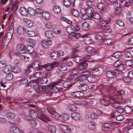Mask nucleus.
<instances>
[{"instance_id":"a18cd8bd","label":"nucleus","mask_w":133,"mask_h":133,"mask_svg":"<svg viewBox=\"0 0 133 133\" xmlns=\"http://www.w3.org/2000/svg\"><path fill=\"white\" fill-rule=\"evenodd\" d=\"M42 72L41 71L37 72L34 74L33 76L37 78H40L42 76Z\"/></svg>"},{"instance_id":"864d4df0","label":"nucleus","mask_w":133,"mask_h":133,"mask_svg":"<svg viewBox=\"0 0 133 133\" xmlns=\"http://www.w3.org/2000/svg\"><path fill=\"white\" fill-rule=\"evenodd\" d=\"M12 70L13 72L14 73H19L21 71V69L20 68L17 66H14Z\"/></svg>"},{"instance_id":"423d86ee","label":"nucleus","mask_w":133,"mask_h":133,"mask_svg":"<svg viewBox=\"0 0 133 133\" xmlns=\"http://www.w3.org/2000/svg\"><path fill=\"white\" fill-rule=\"evenodd\" d=\"M42 46L45 48H48V47L51 46L52 44V41L50 40L43 39L41 41Z\"/></svg>"},{"instance_id":"4c0bfd02","label":"nucleus","mask_w":133,"mask_h":133,"mask_svg":"<svg viewBox=\"0 0 133 133\" xmlns=\"http://www.w3.org/2000/svg\"><path fill=\"white\" fill-rule=\"evenodd\" d=\"M111 126L110 124L108 123H104L102 129L104 131H107Z\"/></svg>"},{"instance_id":"cd10ccee","label":"nucleus","mask_w":133,"mask_h":133,"mask_svg":"<svg viewBox=\"0 0 133 133\" xmlns=\"http://www.w3.org/2000/svg\"><path fill=\"white\" fill-rule=\"evenodd\" d=\"M4 76L5 79L6 81L11 80L13 77V75L11 73L5 74Z\"/></svg>"},{"instance_id":"c85d7f7f","label":"nucleus","mask_w":133,"mask_h":133,"mask_svg":"<svg viewBox=\"0 0 133 133\" xmlns=\"http://www.w3.org/2000/svg\"><path fill=\"white\" fill-rule=\"evenodd\" d=\"M27 42L29 45V46H34L36 44L35 40L31 38H29L27 40Z\"/></svg>"},{"instance_id":"09e8293b","label":"nucleus","mask_w":133,"mask_h":133,"mask_svg":"<svg viewBox=\"0 0 133 133\" xmlns=\"http://www.w3.org/2000/svg\"><path fill=\"white\" fill-rule=\"evenodd\" d=\"M61 117L62 119L64 121H67L69 119V116L66 114H62L60 116Z\"/></svg>"},{"instance_id":"aec40b11","label":"nucleus","mask_w":133,"mask_h":133,"mask_svg":"<svg viewBox=\"0 0 133 133\" xmlns=\"http://www.w3.org/2000/svg\"><path fill=\"white\" fill-rule=\"evenodd\" d=\"M80 83V85L78 86V89L83 91H85L87 90L88 88V86L84 83Z\"/></svg>"},{"instance_id":"8fccbe9b","label":"nucleus","mask_w":133,"mask_h":133,"mask_svg":"<svg viewBox=\"0 0 133 133\" xmlns=\"http://www.w3.org/2000/svg\"><path fill=\"white\" fill-rule=\"evenodd\" d=\"M28 14H29L31 16H34L36 14L35 10L31 8H29L28 9Z\"/></svg>"},{"instance_id":"c9c22d12","label":"nucleus","mask_w":133,"mask_h":133,"mask_svg":"<svg viewBox=\"0 0 133 133\" xmlns=\"http://www.w3.org/2000/svg\"><path fill=\"white\" fill-rule=\"evenodd\" d=\"M132 111V108L130 106H127L124 108V112L127 114H129Z\"/></svg>"},{"instance_id":"7ed1b4c3","label":"nucleus","mask_w":133,"mask_h":133,"mask_svg":"<svg viewBox=\"0 0 133 133\" xmlns=\"http://www.w3.org/2000/svg\"><path fill=\"white\" fill-rule=\"evenodd\" d=\"M16 49L19 53L24 54L26 52V48L21 44H18L16 46Z\"/></svg>"},{"instance_id":"6ab92c4d","label":"nucleus","mask_w":133,"mask_h":133,"mask_svg":"<svg viewBox=\"0 0 133 133\" xmlns=\"http://www.w3.org/2000/svg\"><path fill=\"white\" fill-rule=\"evenodd\" d=\"M38 118L42 120L46 123L47 121H51L49 117L44 114H41V115L38 116Z\"/></svg>"},{"instance_id":"412c9836","label":"nucleus","mask_w":133,"mask_h":133,"mask_svg":"<svg viewBox=\"0 0 133 133\" xmlns=\"http://www.w3.org/2000/svg\"><path fill=\"white\" fill-rule=\"evenodd\" d=\"M48 54H50L51 57L54 59H57L58 58L59 55L58 52H52L51 53L50 52H48Z\"/></svg>"},{"instance_id":"de8ad7c7","label":"nucleus","mask_w":133,"mask_h":133,"mask_svg":"<svg viewBox=\"0 0 133 133\" xmlns=\"http://www.w3.org/2000/svg\"><path fill=\"white\" fill-rule=\"evenodd\" d=\"M91 18H93L94 19H99L101 18L100 15L97 13H95L93 15L90 16Z\"/></svg>"},{"instance_id":"2f4dec72","label":"nucleus","mask_w":133,"mask_h":133,"mask_svg":"<svg viewBox=\"0 0 133 133\" xmlns=\"http://www.w3.org/2000/svg\"><path fill=\"white\" fill-rule=\"evenodd\" d=\"M45 34L46 37L48 38L51 39L53 37V34L51 31H46L45 32Z\"/></svg>"},{"instance_id":"5701e85b","label":"nucleus","mask_w":133,"mask_h":133,"mask_svg":"<svg viewBox=\"0 0 133 133\" xmlns=\"http://www.w3.org/2000/svg\"><path fill=\"white\" fill-rule=\"evenodd\" d=\"M99 102L102 105H103L105 106H108L111 103V102L109 100L105 99H101Z\"/></svg>"},{"instance_id":"37998d69","label":"nucleus","mask_w":133,"mask_h":133,"mask_svg":"<svg viewBox=\"0 0 133 133\" xmlns=\"http://www.w3.org/2000/svg\"><path fill=\"white\" fill-rule=\"evenodd\" d=\"M6 116L8 118L12 119H14L16 116V115L14 113L11 112H8L6 114Z\"/></svg>"},{"instance_id":"49530a36","label":"nucleus","mask_w":133,"mask_h":133,"mask_svg":"<svg viewBox=\"0 0 133 133\" xmlns=\"http://www.w3.org/2000/svg\"><path fill=\"white\" fill-rule=\"evenodd\" d=\"M88 128L90 130H94L96 129V125L95 123L92 122H90L88 125Z\"/></svg>"},{"instance_id":"bf43d9fd","label":"nucleus","mask_w":133,"mask_h":133,"mask_svg":"<svg viewBox=\"0 0 133 133\" xmlns=\"http://www.w3.org/2000/svg\"><path fill=\"white\" fill-rule=\"evenodd\" d=\"M79 71L77 69H74L71 70L70 72V74L73 76L77 75L79 73Z\"/></svg>"},{"instance_id":"4d7b16f0","label":"nucleus","mask_w":133,"mask_h":133,"mask_svg":"<svg viewBox=\"0 0 133 133\" xmlns=\"http://www.w3.org/2000/svg\"><path fill=\"white\" fill-rule=\"evenodd\" d=\"M86 13L88 14H91L94 11V10L92 8L88 7L86 8Z\"/></svg>"},{"instance_id":"393cba45","label":"nucleus","mask_w":133,"mask_h":133,"mask_svg":"<svg viewBox=\"0 0 133 133\" xmlns=\"http://www.w3.org/2000/svg\"><path fill=\"white\" fill-rule=\"evenodd\" d=\"M10 132L11 133H20L19 129L15 126H12L10 129Z\"/></svg>"},{"instance_id":"f257e3e1","label":"nucleus","mask_w":133,"mask_h":133,"mask_svg":"<svg viewBox=\"0 0 133 133\" xmlns=\"http://www.w3.org/2000/svg\"><path fill=\"white\" fill-rule=\"evenodd\" d=\"M47 110L48 112L52 115V117L57 119H59L60 118V115L56 112L55 110L53 108L49 107L47 108Z\"/></svg>"},{"instance_id":"603ef678","label":"nucleus","mask_w":133,"mask_h":133,"mask_svg":"<svg viewBox=\"0 0 133 133\" xmlns=\"http://www.w3.org/2000/svg\"><path fill=\"white\" fill-rule=\"evenodd\" d=\"M26 52L29 54H30L34 51V49L33 47V46H28L27 49L26 48Z\"/></svg>"},{"instance_id":"e2e57ef3","label":"nucleus","mask_w":133,"mask_h":133,"mask_svg":"<svg viewBox=\"0 0 133 133\" xmlns=\"http://www.w3.org/2000/svg\"><path fill=\"white\" fill-rule=\"evenodd\" d=\"M98 8L100 10H103L104 8V5L103 3H98L97 5Z\"/></svg>"},{"instance_id":"774afa93","label":"nucleus","mask_w":133,"mask_h":133,"mask_svg":"<svg viewBox=\"0 0 133 133\" xmlns=\"http://www.w3.org/2000/svg\"><path fill=\"white\" fill-rule=\"evenodd\" d=\"M69 109L71 111H75L77 109V108L74 105H70L69 107Z\"/></svg>"},{"instance_id":"c03bdc74","label":"nucleus","mask_w":133,"mask_h":133,"mask_svg":"<svg viewBox=\"0 0 133 133\" xmlns=\"http://www.w3.org/2000/svg\"><path fill=\"white\" fill-rule=\"evenodd\" d=\"M33 88L36 92H39L42 91V86L38 84H35L33 87Z\"/></svg>"},{"instance_id":"b1692460","label":"nucleus","mask_w":133,"mask_h":133,"mask_svg":"<svg viewBox=\"0 0 133 133\" xmlns=\"http://www.w3.org/2000/svg\"><path fill=\"white\" fill-rule=\"evenodd\" d=\"M72 58L75 62L77 63H80L81 61H83V58L78 56L77 55L72 56Z\"/></svg>"},{"instance_id":"58836bf2","label":"nucleus","mask_w":133,"mask_h":133,"mask_svg":"<svg viewBox=\"0 0 133 133\" xmlns=\"http://www.w3.org/2000/svg\"><path fill=\"white\" fill-rule=\"evenodd\" d=\"M103 41L105 44L108 45H111L113 42L112 39L111 38L104 39Z\"/></svg>"},{"instance_id":"20e7f679","label":"nucleus","mask_w":133,"mask_h":133,"mask_svg":"<svg viewBox=\"0 0 133 133\" xmlns=\"http://www.w3.org/2000/svg\"><path fill=\"white\" fill-rule=\"evenodd\" d=\"M58 65V63L56 62H54L50 64H45L42 65L43 68H45L46 70L50 71L54 68L56 67Z\"/></svg>"},{"instance_id":"f3484780","label":"nucleus","mask_w":133,"mask_h":133,"mask_svg":"<svg viewBox=\"0 0 133 133\" xmlns=\"http://www.w3.org/2000/svg\"><path fill=\"white\" fill-rule=\"evenodd\" d=\"M47 128L48 131L50 133H55L56 131V128L54 125H49Z\"/></svg>"},{"instance_id":"338daca9","label":"nucleus","mask_w":133,"mask_h":133,"mask_svg":"<svg viewBox=\"0 0 133 133\" xmlns=\"http://www.w3.org/2000/svg\"><path fill=\"white\" fill-rule=\"evenodd\" d=\"M53 31L56 34H58L61 32L60 29L57 27H55L53 29Z\"/></svg>"},{"instance_id":"0eeeda50","label":"nucleus","mask_w":133,"mask_h":133,"mask_svg":"<svg viewBox=\"0 0 133 133\" xmlns=\"http://www.w3.org/2000/svg\"><path fill=\"white\" fill-rule=\"evenodd\" d=\"M61 131L64 133H70L71 132V130L70 127L64 124H61L59 126Z\"/></svg>"},{"instance_id":"473e14b6","label":"nucleus","mask_w":133,"mask_h":133,"mask_svg":"<svg viewBox=\"0 0 133 133\" xmlns=\"http://www.w3.org/2000/svg\"><path fill=\"white\" fill-rule=\"evenodd\" d=\"M75 103L77 105L81 106L86 105L88 104V102L84 100H82L81 101H77L75 102Z\"/></svg>"},{"instance_id":"ddd939ff","label":"nucleus","mask_w":133,"mask_h":133,"mask_svg":"<svg viewBox=\"0 0 133 133\" xmlns=\"http://www.w3.org/2000/svg\"><path fill=\"white\" fill-rule=\"evenodd\" d=\"M12 67L11 65H6L3 68V72L4 74H6L11 72Z\"/></svg>"},{"instance_id":"f704fd0d","label":"nucleus","mask_w":133,"mask_h":133,"mask_svg":"<svg viewBox=\"0 0 133 133\" xmlns=\"http://www.w3.org/2000/svg\"><path fill=\"white\" fill-rule=\"evenodd\" d=\"M90 28L89 24L87 22H85L82 23V28L83 30L87 31Z\"/></svg>"},{"instance_id":"680f3d73","label":"nucleus","mask_w":133,"mask_h":133,"mask_svg":"<svg viewBox=\"0 0 133 133\" xmlns=\"http://www.w3.org/2000/svg\"><path fill=\"white\" fill-rule=\"evenodd\" d=\"M122 55V53L119 52H116L114 53L112 55V56L117 58L120 57Z\"/></svg>"},{"instance_id":"e433bc0d","label":"nucleus","mask_w":133,"mask_h":133,"mask_svg":"<svg viewBox=\"0 0 133 133\" xmlns=\"http://www.w3.org/2000/svg\"><path fill=\"white\" fill-rule=\"evenodd\" d=\"M63 85L64 88L68 89H70L72 86V84H70L69 81H66L64 82Z\"/></svg>"},{"instance_id":"6e6552de","label":"nucleus","mask_w":133,"mask_h":133,"mask_svg":"<svg viewBox=\"0 0 133 133\" xmlns=\"http://www.w3.org/2000/svg\"><path fill=\"white\" fill-rule=\"evenodd\" d=\"M87 35H83L82 36L81 34L80 33H76L74 32L70 33L68 35L69 38L71 39L74 38H77L81 36L82 37H87Z\"/></svg>"},{"instance_id":"0e129e2a","label":"nucleus","mask_w":133,"mask_h":133,"mask_svg":"<svg viewBox=\"0 0 133 133\" xmlns=\"http://www.w3.org/2000/svg\"><path fill=\"white\" fill-rule=\"evenodd\" d=\"M72 25V28H74L73 29V31H77L79 30L80 28L78 25L73 24Z\"/></svg>"},{"instance_id":"a878e982","label":"nucleus","mask_w":133,"mask_h":133,"mask_svg":"<svg viewBox=\"0 0 133 133\" xmlns=\"http://www.w3.org/2000/svg\"><path fill=\"white\" fill-rule=\"evenodd\" d=\"M81 116L80 114L74 112L71 114V117L74 119L75 120H78L79 119Z\"/></svg>"},{"instance_id":"ea45409f","label":"nucleus","mask_w":133,"mask_h":133,"mask_svg":"<svg viewBox=\"0 0 133 133\" xmlns=\"http://www.w3.org/2000/svg\"><path fill=\"white\" fill-rule=\"evenodd\" d=\"M71 12L72 15L74 17H78L80 15L78 11L76 9H73L71 10Z\"/></svg>"},{"instance_id":"4468645a","label":"nucleus","mask_w":133,"mask_h":133,"mask_svg":"<svg viewBox=\"0 0 133 133\" xmlns=\"http://www.w3.org/2000/svg\"><path fill=\"white\" fill-rule=\"evenodd\" d=\"M25 28L22 26L18 27L17 29V31L19 35H23L26 32Z\"/></svg>"},{"instance_id":"1a4fd4ad","label":"nucleus","mask_w":133,"mask_h":133,"mask_svg":"<svg viewBox=\"0 0 133 133\" xmlns=\"http://www.w3.org/2000/svg\"><path fill=\"white\" fill-rule=\"evenodd\" d=\"M51 88L50 91L49 95L51 96L54 95L56 93L58 92L59 90L57 87L55 86L53 84L51 85Z\"/></svg>"},{"instance_id":"39448f33","label":"nucleus","mask_w":133,"mask_h":133,"mask_svg":"<svg viewBox=\"0 0 133 133\" xmlns=\"http://www.w3.org/2000/svg\"><path fill=\"white\" fill-rule=\"evenodd\" d=\"M119 73V71L116 69L113 71H109L107 72L106 73V75L107 77L111 78L115 76H117Z\"/></svg>"},{"instance_id":"79ce46f5","label":"nucleus","mask_w":133,"mask_h":133,"mask_svg":"<svg viewBox=\"0 0 133 133\" xmlns=\"http://www.w3.org/2000/svg\"><path fill=\"white\" fill-rule=\"evenodd\" d=\"M61 8L59 6L56 5L54 6L53 8V10L54 12L56 14H58L61 11Z\"/></svg>"},{"instance_id":"3c124183","label":"nucleus","mask_w":133,"mask_h":133,"mask_svg":"<svg viewBox=\"0 0 133 133\" xmlns=\"http://www.w3.org/2000/svg\"><path fill=\"white\" fill-rule=\"evenodd\" d=\"M63 4L66 8L69 7L71 4L70 0H63Z\"/></svg>"},{"instance_id":"9b49d317","label":"nucleus","mask_w":133,"mask_h":133,"mask_svg":"<svg viewBox=\"0 0 133 133\" xmlns=\"http://www.w3.org/2000/svg\"><path fill=\"white\" fill-rule=\"evenodd\" d=\"M110 99L114 101L113 103V105L114 108L117 109L121 107L120 106V103L118 102V100L116 98L115 96L111 97H110Z\"/></svg>"},{"instance_id":"c756f323","label":"nucleus","mask_w":133,"mask_h":133,"mask_svg":"<svg viewBox=\"0 0 133 133\" xmlns=\"http://www.w3.org/2000/svg\"><path fill=\"white\" fill-rule=\"evenodd\" d=\"M26 33L29 37H34L37 36V33L33 30L28 31L26 32Z\"/></svg>"},{"instance_id":"052dcab7","label":"nucleus","mask_w":133,"mask_h":133,"mask_svg":"<svg viewBox=\"0 0 133 133\" xmlns=\"http://www.w3.org/2000/svg\"><path fill=\"white\" fill-rule=\"evenodd\" d=\"M84 43L86 45H89L92 42V40L89 38L87 37L84 40Z\"/></svg>"},{"instance_id":"f03ea898","label":"nucleus","mask_w":133,"mask_h":133,"mask_svg":"<svg viewBox=\"0 0 133 133\" xmlns=\"http://www.w3.org/2000/svg\"><path fill=\"white\" fill-rule=\"evenodd\" d=\"M40 65V63L39 62L37 61H34L31 64L29 65L28 67V69L26 70V72L29 73L31 71V69L32 68L36 69L38 68Z\"/></svg>"},{"instance_id":"a211bd4d","label":"nucleus","mask_w":133,"mask_h":133,"mask_svg":"<svg viewBox=\"0 0 133 133\" xmlns=\"http://www.w3.org/2000/svg\"><path fill=\"white\" fill-rule=\"evenodd\" d=\"M108 22L106 21H101L98 25V28L101 29H105L106 28Z\"/></svg>"},{"instance_id":"69168bd1","label":"nucleus","mask_w":133,"mask_h":133,"mask_svg":"<svg viewBox=\"0 0 133 133\" xmlns=\"http://www.w3.org/2000/svg\"><path fill=\"white\" fill-rule=\"evenodd\" d=\"M122 63L121 61L120 60H118L116 61L113 64L114 66L117 68Z\"/></svg>"},{"instance_id":"13d9d810","label":"nucleus","mask_w":133,"mask_h":133,"mask_svg":"<svg viewBox=\"0 0 133 133\" xmlns=\"http://www.w3.org/2000/svg\"><path fill=\"white\" fill-rule=\"evenodd\" d=\"M73 28H72V25H71L67 27L66 30L67 32L69 34L74 32L73 30Z\"/></svg>"},{"instance_id":"5fc2aeb1","label":"nucleus","mask_w":133,"mask_h":133,"mask_svg":"<svg viewBox=\"0 0 133 133\" xmlns=\"http://www.w3.org/2000/svg\"><path fill=\"white\" fill-rule=\"evenodd\" d=\"M13 33V31H9L7 32L6 35L5 36V38L8 39H11L12 37Z\"/></svg>"},{"instance_id":"bb28decb","label":"nucleus","mask_w":133,"mask_h":133,"mask_svg":"<svg viewBox=\"0 0 133 133\" xmlns=\"http://www.w3.org/2000/svg\"><path fill=\"white\" fill-rule=\"evenodd\" d=\"M29 114L30 116L32 118H35L38 115L36 111L33 109H30L29 111Z\"/></svg>"},{"instance_id":"7c9ffc66","label":"nucleus","mask_w":133,"mask_h":133,"mask_svg":"<svg viewBox=\"0 0 133 133\" xmlns=\"http://www.w3.org/2000/svg\"><path fill=\"white\" fill-rule=\"evenodd\" d=\"M51 85H47L45 86H42V91L43 90L45 93H47L51 90Z\"/></svg>"},{"instance_id":"a19ab883","label":"nucleus","mask_w":133,"mask_h":133,"mask_svg":"<svg viewBox=\"0 0 133 133\" xmlns=\"http://www.w3.org/2000/svg\"><path fill=\"white\" fill-rule=\"evenodd\" d=\"M83 81V77L82 76H79L75 78L74 79V83H73V84L78 82H81Z\"/></svg>"},{"instance_id":"dca6fc26","label":"nucleus","mask_w":133,"mask_h":133,"mask_svg":"<svg viewBox=\"0 0 133 133\" xmlns=\"http://www.w3.org/2000/svg\"><path fill=\"white\" fill-rule=\"evenodd\" d=\"M71 94L72 96L77 97H82L84 95V94L83 92L80 91L73 92L71 93Z\"/></svg>"},{"instance_id":"4be33fe9","label":"nucleus","mask_w":133,"mask_h":133,"mask_svg":"<svg viewBox=\"0 0 133 133\" xmlns=\"http://www.w3.org/2000/svg\"><path fill=\"white\" fill-rule=\"evenodd\" d=\"M86 79L90 83L94 82L97 80L96 77L94 75H90L87 76Z\"/></svg>"},{"instance_id":"6e6d98bb","label":"nucleus","mask_w":133,"mask_h":133,"mask_svg":"<svg viewBox=\"0 0 133 133\" xmlns=\"http://www.w3.org/2000/svg\"><path fill=\"white\" fill-rule=\"evenodd\" d=\"M34 25L33 21L31 20L28 19L26 22L27 26L29 28H31Z\"/></svg>"},{"instance_id":"f8f14e48","label":"nucleus","mask_w":133,"mask_h":133,"mask_svg":"<svg viewBox=\"0 0 133 133\" xmlns=\"http://www.w3.org/2000/svg\"><path fill=\"white\" fill-rule=\"evenodd\" d=\"M132 4L131 2H127L125 0H121L119 3V5L121 7H124L125 6L128 7L131 6V4Z\"/></svg>"},{"instance_id":"72a5a7b5","label":"nucleus","mask_w":133,"mask_h":133,"mask_svg":"<svg viewBox=\"0 0 133 133\" xmlns=\"http://www.w3.org/2000/svg\"><path fill=\"white\" fill-rule=\"evenodd\" d=\"M43 18L45 20H48L49 19L50 17V14L48 12H43L42 14Z\"/></svg>"},{"instance_id":"2eb2a0df","label":"nucleus","mask_w":133,"mask_h":133,"mask_svg":"<svg viewBox=\"0 0 133 133\" xmlns=\"http://www.w3.org/2000/svg\"><path fill=\"white\" fill-rule=\"evenodd\" d=\"M19 12L21 15L24 16H26L28 15V10L26 8L24 7H20Z\"/></svg>"},{"instance_id":"9d476101","label":"nucleus","mask_w":133,"mask_h":133,"mask_svg":"<svg viewBox=\"0 0 133 133\" xmlns=\"http://www.w3.org/2000/svg\"><path fill=\"white\" fill-rule=\"evenodd\" d=\"M80 63L78 66V68L81 70H84L88 66V64L85 61H81Z\"/></svg>"}]
</instances>
